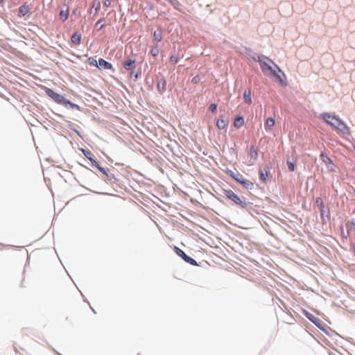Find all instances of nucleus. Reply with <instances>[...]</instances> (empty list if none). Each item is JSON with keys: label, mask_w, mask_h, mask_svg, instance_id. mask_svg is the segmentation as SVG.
Wrapping results in <instances>:
<instances>
[{"label": "nucleus", "mask_w": 355, "mask_h": 355, "mask_svg": "<svg viewBox=\"0 0 355 355\" xmlns=\"http://www.w3.org/2000/svg\"><path fill=\"white\" fill-rule=\"evenodd\" d=\"M227 174L229 175L233 179H234L235 175H236V173H235V172H234V171H232L231 170H227Z\"/></svg>", "instance_id": "nucleus-28"}, {"label": "nucleus", "mask_w": 355, "mask_h": 355, "mask_svg": "<svg viewBox=\"0 0 355 355\" xmlns=\"http://www.w3.org/2000/svg\"><path fill=\"white\" fill-rule=\"evenodd\" d=\"M287 165H288V170L290 171H295V166L294 163L287 160Z\"/></svg>", "instance_id": "nucleus-22"}, {"label": "nucleus", "mask_w": 355, "mask_h": 355, "mask_svg": "<svg viewBox=\"0 0 355 355\" xmlns=\"http://www.w3.org/2000/svg\"><path fill=\"white\" fill-rule=\"evenodd\" d=\"M110 3H110V0H105V1H104V5H105V6H110Z\"/></svg>", "instance_id": "nucleus-33"}, {"label": "nucleus", "mask_w": 355, "mask_h": 355, "mask_svg": "<svg viewBox=\"0 0 355 355\" xmlns=\"http://www.w3.org/2000/svg\"><path fill=\"white\" fill-rule=\"evenodd\" d=\"M150 54L153 56V57H156L158 55L159 53V49L157 46H155L154 48H153L151 50H150Z\"/></svg>", "instance_id": "nucleus-20"}, {"label": "nucleus", "mask_w": 355, "mask_h": 355, "mask_svg": "<svg viewBox=\"0 0 355 355\" xmlns=\"http://www.w3.org/2000/svg\"><path fill=\"white\" fill-rule=\"evenodd\" d=\"M252 93L250 89H245L243 93V99L245 103L250 105L252 102Z\"/></svg>", "instance_id": "nucleus-13"}, {"label": "nucleus", "mask_w": 355, "mask_h": 355, "mask_svg": "<svg viewBox=\"0 0 355 355\" xmlns=\"http://www.w3.org/2000/svg\"><path fill=\"white\" fill-rule=\"evenodd\" d=\"M319 200H320V198H318V199H317V200H316V202H317L318 203H320V201H319Z\"/></svg>", "instance_id": "nucleus-35"}, {"label": "nucleus", "mask_w": 355, "mask_h": 355, "mask_svg": "<svg viewBox=\"0 0 355 355\" xmlns=\"http://www.w3.org/2000/svg\"><path fill=\"white\" fill-rule=\"evenodd\" d=\"M94 61L96 62V64H97L96 60H94ZM96 66L98 67H99L100 69H112V64L110 62L105 60L103 58H100L98 60V64Z\"/></svg>", "instance_id": "nucleus-6"}, {"label": "nucleus", "mask_w": 355, "mask_h": 355, "mask_svg": "<svg viewBox=\"0 0 355 355\" xmlns=\"http://www.w3.org/2000/svg\"><path fill=\"white\" fill-rule=\"evenodd\" d=\"M157 89L160 93H163L166 89V81L164 78H162L157 83Z\"/></svg>", "instance_id": "nucleus-14"}, {"label": "nucleus", "mask_w": 355, "mask_h": 355, "mask_svg": "<svg viewBox=\"0 0 355 355\" xmlns=\"http://www.w3.org/2000/svg\"><path fill=\"white\" fill-rule=\"evenodd\" d=\"M174 250L177 253V254L178 256H180V257H182L186 262H187L193 266H198V263L196 261V260H194L193 258L187 256L184 253V252L183 250H182L181 249H180L179 248L175 247Z\"/></svg>", "instance_id": "nucleus-4"}, {"label": "nucleus", "mask_w": 355, "mask_h": 355, "mask_svg": "<svg viewBox=\"0 0 355 355\" xmlns=\"http://www.w3.org/2000/svg\"><path fill=\"white\" fill-rule=\"evenodd\" d=\"M178 60H179V58L178 55H172L170 57V62L172 64H177Z\"/></svg>", "instance_id": "nucleus-21"}, {"label": "nucleus", "mask_w": 355, "mask_h": 355, "mask_svg": "<svg viewBox=\"0 0 355 355\" xmlns=\"http://www.w3.org/2000/svg\"><path fill=\"white\" fill-rule=\"evenodd\" d=\"M200 80V78L198 76H196L195 77H193L191 80V82L194 84H197Z\"/></svg>", "instance_id": "nucleus-31"}, {"label": "nucleus", "mask_w": 355, "mask_h": 355, "mask_svg": "<svg viewBox=\"0 0 355 355\" xmlns=\"http://www.w3.org/2000/svg\"><path fill=\"white\" fill-rule=\"evenodd\" d=\"M253 60L259 63L261 69L265 75L275 76L281 80L277 72H282V70L272 60L263 55L254 57Z\"/></svg>", "instance_id": "nucleus-1"}, {"label": "nucleus", "mask_w": 355, "mask_h": 355, "mask_svg": "<svg viewBox=\"0 0 355 355\" xmlns=\"http://www.w3.org/2000/svg\"><path fill=\"white\" fill-rule=\"evenodd\" d=\"M123 67L126 71L134 69L135 68V60L132 59L125 60L123 63Z\"/></svg>", "instance_id": "nucleus-9"}, {"label": "nucleus", "mask_w": 355, "mask_h": 355, "mask_svg": "<svg viewBox=\"0 0 355 355\" xmlns=\"http://www.w3.org/2000/svg\"><path fill=\"white\" fill-rule=\"evenodd\" d=\"M19 12L20 15L25 16L26 15H27L29 12V8L28 6L23 5L19 7Z\"/></svg>", "instance_id": "nucleus-19"}, {"label": "nucleus", "mask_w": 355, "mask_h": 355, "mask_svg": "<svg viewBox=\"0 0 355 355\" xmlns=\"http://www.w3.org/2000/svg\"><path fill=\"white\" fill-rule=\"evenodd\" d=\"M259 173L260 180L263 182H266L267 179H268V177L269 168H264V169H259Z\"/></svg>", "instance_id": "nucleus-10"}, {"label": "nucleus", "mask_w": 355, "mask_h": 355, "mask_svg": "<svg viewBox=\"0 0 355 355\" xmlns=\"http://www.w3.org/2000/svg\"><path fill=\"white\" fill-rule=\"evenodd\" d=\"M68 105H71V107L73 106V104H72L70 101H67Z\"/></svg>", "instance_id": "nucleus-34"}, {"label": "nucleus", "mask_w": 355, "mask_h": 355, "mask_svg": "<svg viewBox=\"0 0 355 355\" xmlns=\"http://www.w3.org/2000/svg\"><path fill=\"white\" fill-rule=\"evenodd\" d=\"M275 125V119L272 117H269L266 119L265 123V128L266 130L272 129Z\"/></svg>", "instance_id": "nucleus-15"}, {"label": "nucleus", "mask_w": 355, "mask_h": 355, "mask_svg": "<svg viewBox=\"0 0 355 355\" xmlns=\"http://www.w3.org/2000/svg\"><path fill=\"white\" fill-rule=\"evenodd\" d=\"M250 164L252 165L257 161L258 158V151L254 148V146H251L250 149Z\"/></svg>", "instance_id": "nucleus-8"}, {"label": "nucleus", "mask_w": 355, "mask_h": 355, "mask_svg": "<svg viewBox=\"0 0 355 355\" xmlns=\"http://www.w3.org/2000/svg\"><path fill=\"white\" fill-rule=\"evenodd\" d=\"M84 155L91 161L93 166H98V162L93 158L94 155L89 150H83Z\"/></svg>", "instance_id": "nucleus-11"}, {"label": "nucleus", "mask_w": 355, "mask_h": 355, "mask_svg": "<svg viewBox=\"0 0 355 355\" xmlns=\"http://www.w3.org/2000/svg\"><path fill=\"white\" fill-rule=\"evenodd\" d=\"M319 200H320V198H318V199H317V200H316V202H317L318 203H320V201H319Z\"/></svg>", "instance_id": "nucleus-36"}, {"label": "nucleus", "mask_w": 355, "mask_h": 355, "mask_svg": "<svg viewBox=\"0 0 355 355\" xmlns=\"http://www.w3.org/2000/svg\"><path fill=\"white\" fill-rule=\"evenodd\" d=\"M162 40V31H155L153 33V40L155 42H160Z\"/></svg>", "instance_id": "nucleus-18"}, {"label": "nucleus", "mask_w": 355, "mask_h": 355, "mask_svg": "<svg viewBox=\"0 0 355 355\" xmlns=\"http://www.w3.org/2000/svg\"><path fill=\"white\" fill-rule=\"evenodd\" d=\"M61 19L64 21L67 19V13L64 10H61L60 13Z\"/></svg>", "instance_id": "nucleus-27"}, {"label": "nucleus", "mask_w": 355, "mask_h": 355, "mask_svg": "<svg viewBox=\"0 0 355 355\" xmlns=\"http://www.w3.org/2000/svg\"><path fill=\"white\" fill-rule=\"evenodd\" d=\"M347 228H348V230H355V223L354 222H350L349 224H347Z\"/></svg>", "instance_id": "nucleus-29"}, {"label": "nucleus", "mask_w": 355, "mask_h": 355, "mask_svg": "<svg viewBox=\"0 0 355 355\" xmlns=\"http://www.w3.org/2000/svg\"><path fill=\"white\" fill-rule=\"evenodd\" d=\"M103 21V19H99L96 25H95V27L98 28V29H101L103 26H104V24H102V22Z\"/></svg>", "instance_id": "nucleus-23"}, {"label": "nucleus", "mask_w": 355, "mask_h": 355, "mask_svg": "<svg viewBox=\"0 0 355 355\" xmlns=\"http://www.w3.org/2000/svg\"><path fill=\"white\" fill-rule=\"evenodd\" d=\"M320 159L330 171H334V164L327 154L322 153L320 154Z\"/></svg>", "instance_id": "nucleus-5"}, {"label": "nucleus", "mask_w": 355, "mask_h": 355, "mask_svg": "<svg viewBox=\"0 0 355 355\" xmlns=\"http://www.w3.org/2000/svg\"><path fill=\"white\" fill-rule=\"evenodd\" d=\"M228 121L223 116H220L216 121V126L219 130L226 129L228 125Z\"/></svg>", "instance_id": "nucleus-7"}, {"label": "nucleus", "mask_w": 355, "mask_h": 355, "mask_svg": "<svg viewBox=\"0 0 355 355\" xmlns=\"http://www.w3.org/2000/svg\"><path fill=\"white\" fill-rule=\"evenodd\" d=\"M224 195L230 200L233 201L235 204L239 205L242 208L247 207L245 200H241L233 191L230 189H225L223 191Z\"/></svg>", "instance_id": "nucleus-3"}, {"label": "nucleus", "mask_w": 355, "mask_h": 355, "mask_svg": "<svg viewBox=\"0 0 355 355\" xmlns=\"http://www.w3.org/2000/svg\"><path fill=\"white\" fill-rule=\"evenodd\" d=\"M81 34L78 33V32H76L74 33L71 37V42L72 44H73L74 45H78V44H80V41H81Z\"/></svg>", "instance_id": "nucleus-12"}, {"label": "nucleus", "mask_w": 355, "mask_h": 355, "mask_svg": "<svg viewBox=\"0 0 355 355\" xmlns=\"http://www.w3.org/2000/svg\"><path fill=\"white\" fill-rule=\"evenodd\" d=\"M3 0H0V3H1Z\"/></svg>", "instance_id": "nucleus-37"}, {"label": "nucleus", "mask_w": 355, "mask_h": 355, "mask_svg": "<svg viewBox=\"0 0 355 355\" xmlns=\"http://www.w3.org/2000/svg\"><path fill=\"white\" fill-rule=\"evenodd\" d=\"M239 184H241L244 188L247 189H252L254 186V184L251 181L245 180V178L242 179Z\"/></svg>", "instance_id": "nucleus-16"}, {"label": "nucleus", "mask_w": 355, "mask_h": 355, "mask_svg": "<svg viewBox=\"0 0 355 355\" xmlns=\"http://www.w3.org/2000/svg\"><path fill=\"white\" fill-rule=\"evenodd\" d=\"M244 125V119L242 116L236 117L234 121V125L236 128H239Z\"/></svg>", "instance_id": "nucleus-17"}, {"label": "nucleus", "mask_w": 355, "mask_h": 355, "mask_svg": "<svg viewBox=\"0 0 355 355\" xmlns=\"http://www.w3.org/2000/svg\"><path fill=\"white\" fill-rule=\"evenodd\" d=\"M95 166L97 167L101 172L105 173V169L103 167L100 166L98 164V166Z\"/></svg>", "instance_id": "nucleus-32"}, {"label": "nucleus", "mask_w": 355, "mask_h": 355, "mask_svg": "<svg viewBox=\"0 0 355 355\" xmlns=\"http://www.w3.org/2000/svg\"><path fill=\"white\" fill-rule=\"evenodd\" d=\"M321 118L329 125L334 128L345 132L348 130L347 125L339 118L336 116L331 115L329 113H323L321 114Z\"/></svg>", "instance_id": "nucleus-2"}, {"label": "nucleus", "mask_w": 355, "mask_h": 355, "mask_svg": "<svg viewBox=\"0 0 355 355\" xmlns=\"http://www.w3.org/2000/svg\"><path fill=\"white\" fill-rule=\"evenodd\" d=\"M217 109V105L215 103H212L209 105V110L211 112H214Z\"/></svg>", "instance_id": "nucleus-26"}, {"label": "nucleus", "mask_w": 355, "mask_h": 355, "mask_svg": "<svg viewBox=\"0 0 355 355\" xmlns=\"http://www.w3.org/2000/svg\"><path fill=\"white\" fill-rule=\"evenodd\" d=\"M242 179H244L243 176L241 174L236 173V175H235L234 180H235L237 182L240 183V181H241Z\"/></svg>", "instance_id": "nucleus-24"}, {"label": "nucleus", "mask_w": 355, "mask_h": 355, "mask_svg": "<svg viewBox=\"0 0 355 355\" xmlns=\"http://www.w3.org/2000/svg\"><path fill=\"white\" fill-rule=\"evenodd\" d=\"M47 94H49V96L53 97V98H55V96H57L58 95L51 89H49V91L47 92Z\"/></svg>", "instance_id": "nucleus-30"}, {"label": "nucleus", "mask_w": 355, "mask_h": 355, "mask_svg": "<svg viewBox=\"0 0 355 355\" xmlns=\"http://www.w3.org/2000/svg\"><path fill=\"white\" fill-rule=\"evenodd\" d=\"M171 5H173L175 8H177L180 3L177 0H167Z\"/></svg>", "instance_id": "nucleus-25"}]
</instances>
